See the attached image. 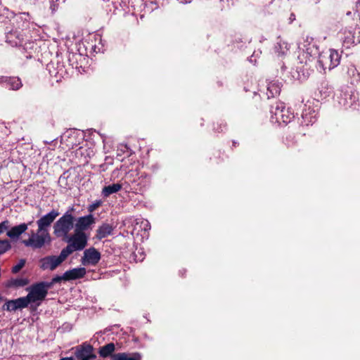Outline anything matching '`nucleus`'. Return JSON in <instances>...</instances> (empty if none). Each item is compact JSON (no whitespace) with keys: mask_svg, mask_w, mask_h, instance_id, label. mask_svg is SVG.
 <instances>
[{"mask_svg":"<svg viewBox=\"0 0 360 360\" xmlns=\"http://www.w3.org/2000/svg\"><path fill=\"white\" fill-rule=\"evenodd\" d=\"M59 216V212L56 210H51L47 214L41 217L37 221V231L32 230L28 233V238L22 241V243L33 250L41 249L46 245L51 244L52 241L49 229L54 220Z\"/></svg>","mask_w":360,"mask_h":360,"instance_id":"f257e3e1","label":"nucleus"},{"mask_svg":"<svg viewBox=\"0 0 360 360\" xmlns=\"http://www.w3.org/2000/svg\"><path fill=\"white\" fill-rule=\"evenodd\" d=\"M124 182V191L126 193L134 194H143L150 186L149 176L137 169L129 171L122 179Z\"/></svg>","mask_w":360,"mask_h":360,"instance_id":"f03ea898","label":"nucleus"},{"mask_svg":"<svg viewBox=\"0 0 360 360\" xmlns=\"http://www.w3.org/2000/svg\"><path fill=\"white\" fill-rule=\"evenodd\" d=\"M74 207H70L68 210L54 223L53 234L63 240L70 235V231L75 228V217L73 214Z\"/></svg>","mask_w":360,"mask_h":360,"instance_id":"7ed1b4c3","label":"nucleus"},{"mask_svg":"<svg viewBox=\"0 0 360 360\" xmlns=\"http://www.w3.org/2000/svg\"><path fill=\"white\" fill-rule=\"evenodd\" d=\"M299 55L298 60L300 63L303 65L299 68H304V65L307 66L311 62L316 59L319 55V49L316 42L312 37H306L302 42L298 45Z\"/></svg>","mask_w":360,"mask_h":360,"instance_id":"20e7f679","label":"nucleus"},{"mask_svg":"<svg viewBox=\"0 0 360 360\" xmlns=\"http://www.w3.org/2000/svg\"><path fill=\"white\" fill-rule=\"evenodd\" d=\"M89 236L86 233L74 231L64 241L68 245L63 249L65 253L69 257L73 252L83 250L88 243Z\"/></svg>","mask_w":360,"mask_h":360,"instance_id":"39448f33","label":"nucleus"},{"mask_svg":"<svg viewBox=\"0 0 360 360\" xmlns=\"http://www.w3.org/2000/svg\"><path fill=\"white\" fill-rule=\"evenodd\" d=\"M295 117L290 108H286L283 103L277 102L271 109V121L273 123L287 124Z\"/></svg>","mask_w":360,"mask_h":360,"instance_id":"423d86ee","label":"nucleus"},{"mask_svg":"<svg viewBox=\"0 0 360 360\" xmlns=\"http://www.w3.org/2000/svg\"><path fill=\"white\" fill-rule=\"evenodd\" d=\"M51 286V283L40 282L27 288L26 289L28 291L27 297L30 302L37 304V305L39 306L45 299L48 293V290Z\"/></svg>","mask_w":360,"mask_h":360,"instance_id":"0eeeda50","label":"nucleus"},{"mask_svg":"<svg viewBox=\"0 0 360 360\" xmlns=\"http://www.w3.org/2000/svg\"><path fill=\"white\" fill-rule=\"evenodd\" d=\"M318 63L324 72L331 70L337 67L340 62L339 53L334 49L323 51L318 56Z\"/></svg>","mask_w":360,"mask_h":360,"instance_id":"6e6552de","label":"nucleus"},{"mask_svg":"<svg viewBox=\"0 0 360 360\" xmlns=\"http://www.w3.org/2000/svg\"><path fill=\"white\" fill-rule=\"evenodd\" d=\"M342 44L346 48H350L352 46L360 43V27H345L342 29L338 33Z\"/></svg>","mask_w":360,"mask_h":360,"instance_id":"1a4fd4ad","label":"nucleus"},{"mask_svg":"<svg viewBox=\"0 0 360 360\" xmlns=\"http://www.w3.org/2000/svg\"><path fill=\"white\" fill-rule=\"evenodd\" d=\"M68 257V256L62 250L59 255H49L40 259L39 267L44 271H53Z\"/></svg>","mask_w":360,"mask_h":360,"instance_id":"9d476101","label":"nucleus"},{"mask_svg":"<svg viewBox=\"0 0 360 360\" xmlns=\"http://www.w3.org/2000/svg\"><path fill=\"white\" fill-rule=\"evenodd\" d=\"M338 98V103L340 105H342L345 108H352L355 109L359 101V94L356 91L349 89L340 93Z\"/></svg>","mask_w":360,"mask_h":360,"instance_id":"9b49d317","label":"nucleus"},{"mask_svg":"<svg viewBox=\"0 0 360 360\" xmlns=\"http://www.w3.org/2000/svg\"><path fill=\"white\" fill-rule=\"evenodd\" d=\"M75 354L78 360H93L96 357L94 354L93 346L86 342L77 347Z\"/></svg>","mask_w":360,"mask_h":360,"instance_id":"f8f14e48","label":"nucleus"},{"mask_svg":"<svg viewBox=\"0 0 360 360\" xmlns=\"http://www.w3.org/2000/svg\"><path fill=\"white\" fill-rule=\"evenodd\" d=\"M101 259V253L94 248L86 249L84 252L81 262L83 265H96Z\"/></svg>","mask_w":360,"mask_h":360,"instance_id":"ddd939ff","label":"nucleus"},{"mask_svg":"<svg viewBox=\"0 0 360 360\" xmlns=\"http://www.w3.org/2000/svg\"><path fill=\"white\" fill-rule=\"evenodd\" d=\"M94 224L95 218L91 214L79 217L77 219L75 218V230L85 233L84 231L91 229V226Z\"/></svg>","mask_w":360,"mask_h":360,"instance_id":"4468645a","label":"nucleus"},{"mask_svg":"<svg viewBox=\"0 0 360 360\" xmlns=\"http://www.w3.org/2000/svg\"><path fill=\"white\" fill-rule=\"evenodd\" d=\"M32 221L28 223H22L17 226H14L8 230H6V235L11 240H18L19 237L24 233L28 229L29 226L31 225Z\"/></svg>","mask_w":360,"mask_h":360,"instance_id":"2eb2a0df","label":"nucleus"},{"mask_svg":"<svg viewBox=\"0 0 360 360\" xmlns=\"http://www.w3.org/2000/svg\"><path fill=\"white\" fill-rule=\"evenodd\" d=\"M0 82L10 90L17 91L22 86L21 79L18 77H1Z\"/></svg>","mask_w":360,"mask_h":360,"instance_id":"dca6fc26","label":"nucleus"},{"mask_svg":"<svg viewBox=\"0 0 360 360\" xmlns=\"http://www.w3.org/2000/svg\"><path fill=\"white\" fill-rule=\"evenodd\" d=\"M290 45L285 39L278 37L274 44V53L279 57L286 56L290 51Z\"/></svg>","mask_w":360,"mask_h":360,"instance_id":"f3484780","label":"nucleus"},{"mask_svg":"<svg viewBox=\"0 0 360 360\" xmlns=\"http://www.w3.org/2000/svg\"><path fill=\"white\" fill-rule=\"evenodd\" d=\"M9 228V221L5 220L0 223V235ZM11 248L8 240H0V255L4 254Z\"/></svg>","mask_w":360,"mask_h":360,"instance_id":"a211bd4d","label":"nucleus"},{"mask_svg":"<svg viewBox=\"0 0 360 360\" xmlns=\"http://www.w3.org/2000/svg\"><path fill=\"white\" fill-rule=\"evenodd\" d=\"M282 84L277 80H271L267 82L266 96L268 98L278 96L281 91Z\"/></svg>","mask_w":360,"mask_h":360,"instance_id":"6ab92c4d","label":"nucleus"},{"mask_svg":"<svg viewBox=\"0 0 360 360\" xmlns=\"http://www.w3.org/2000/svg\"><path fill=\"white\" fill-rule=\"evenodd\" d=\"M86 271L84 267L74 268L68 270L64 273L65 281L76 280L83 278L86 275Z\"/></svg>","mask_w":360,"mask_h":360,"instance_id":"aec40b11","label":"nucleus"},{"mask_svg":"<svg viewBox=\"0 0 360 360\" xmlns=\"http://www.w3.org/2000/svg\"><path fill=\"white\" fill-rule=\"evenodd\" d=\"M23 36L18 31H11L6 35V42L12 46H20L23 43Z\"/></svg>","mask_w":360,"mask_h":360,"instance_id":"412c9836","label":"nucleus"},{"mask_svg":"<svg viewBox=\"0 0 360 360\" xmlns=\"http://www.w3.org/2000/svg\"><path fill=\"white\" fill-rule=\"evenodd\" d=\"M115 350L116 345L113 342H109L102 347H100L98 353L102 358L110 357L112 359V356L115 354H113Z\"/></svg>","mask_w":360,"mask_h":360,"instance_id":"4be33fe9","label":"nucleus"},{"mask_svg":"<svg viewBox=\"0 0 360 360\" xmlns=\"http://www.w3.org/2000/svg\"><path fill=\"white\" fill-rule=\"evenodd\" d=\"M121 189H124V182L112 184L105 186L101 191V195L103 198H108L110 195L119 192Z\"/></svg>","mask_w":360,"mask_h":360,"instance_id":"5701e85b","label":"nucleus"},{"mask_svg":"<svg viewBox=\"0 0 360 360\" xmlns=\"http://www.w3.org/2000/svg\"><path fill=\"white\" fill-rule=\"evenodd\" d=\"M113 232V227L109 224H103L98 226L96 231V237L99 240L105 238L109 236H111Z\"/></svg>","mask_w":360,"mask_h":360,"instance_id":"b1692460","label":"nucleus"},{"mask_svg":"<svg viewBox=\"0 0 360 360\" xmlns=\"http://www.w3.org/2000/svg\"><path fill=\"white\" fill-rule=\"evenodd\" d=\"M302 124L306 126L313 124L316 121V113L304 109L302 114Z\"/></svg>","mask_w":360,"mask_h":360,"instance_id":"393cba45","label":"nucleus"},{"mask_svg":"<svg viewBox=\"0 0 360 360\" xmlns=\"http://www.w3.org/2000/svg\"><path fill=\"white\" fill-rule=\"evenodd\" d=\"M112 360H141V356L136 352L131 354L127 353H117L112 356Z\"/></svg>","mask_w":360,"mask_h":360,"instance_id":"a878e982","label":"nucleus"},{"mask_svg":"<svg viewBox=\"0 0 360 360\" xmlns=\"http://www.w3.org/2000/svg\"><path fill=\"white\" fill-rule=\"evenodd\" d=\"M28 283V280L23 278L11 279L8 281V287H22Z\"/></svg>","mask_w":360,"mask_h":360,"instance_id":"bb28decb","label":"nucleus"},{"mask_svg":"<svg viewBox=\"0 0 360 360\" xmlns=\"http://www.w3.org/2000/svg\"><path fill=\"white\" fill-rule=\"evenodd\" d=\"M348 75L351 77L353 82H358L360 81V72H358L356 68L352 65L348 68Z\"/></svg>","mask_w":360,"mask_h":360,"instance_id":"cd10ccee","label":"nucleus"},{"mask_svg":"<svg viewBox=\"0 0 360 360\" xmlns=\"http://www.w3.org/2000/svg\"><path fill=\"white\" fill-rule=\"evenodd\" d=\"M15 301L18 309L25 308L28 306L29 304H30V300L27 296L15 299Z\"/></svg>","mask_w":360,"mask_h":360,"instance_id":"c85d7f7f","label":"nucleus"},{"mask_svg":"<svg viewBox=\"0 0 360 360\" xmlns=\"http://www.w3.org/2000/svg\"><path fill=\"white\" fill-rule=\"evenodd\" d=\"M4 309L11 311L18 309L15 300L7 301L4 305Z\"/></svg>","mask_w":360,"mask_h":360,"instance_id":"c756f323","label":"nucleus"},{"mask_svg":"<svg viewBox=\"0 0 360 360\" xmlns=\"http://www.w3.org/2000/svg\"><path fill=\"white\" fill-rule=\"evenodd\" d=\"M57 68H60V69L57 72L51 71L49 69V72H50L51 75L52 77H54L56 79V80L58 81L59 79H60V78L63 77L64 71L63 70L62 65H58Z\"/></svg>","mask_w":360,"mask_h":360,"instance_id":"7c9ffc66","label":"nucleus"},{"mask_svg":"<svg viewBox=\"0 0 360 360\" xmlns=\"http://www.w3.org/2000/svg\"><path fill=\"white\" fill-rule=\"evenodd\" d=\"M103 204V201L101 200H96L88 207V210L90 212L95 211L98 207H100Z\"/></svg>","mask_w":360,"mask_h":360,"instance_id":"2f4dec72","label":"nucleus"},{"mask_svg":"<svg viewBox=\"0 0 360 360\" xmlns=\"http://www.w3.org/2000/svg\"><path fill=\"white\" fill-rule=\"evenodd\" d=\"M25 261L24 259H21L19 261V262L13 266L12 268V272L14 274L18 273L25 265Z\"/></svg>","mask_w":360,"mask_h":360,"instance_id":"473e14b6","label":"nucleus"},{"mask_svg":"<svg viewBox=\"0 0 360 360\" xmlns=\"http://www.w3.org/2000/svg\"><path fill=\"white\" fill-rule=\"evenodd\" d=\"M262 53V51L259 50L255 51L252 55L250 57L249 61L252 63L255 64L257 62V58L259 57L260 54Z\"/></svg>","mask_w":360,"mask_h":360,"instance_id":"72a5a7b5","label":"nucleus"},{"mask_svg":"<svg viewBox=\"0 0 360 360\" xmlns=\"http://www.w3.org/2000/svg\"><path fill=\"white\" fill-rule=\"evenodd\" d=\"M141 226H143V229L144 231H147L150 229V224L148 220H143L141 222Z\"/></svg>","mask_w":360,"mask_h":360,"instance_id":"f704fd0d","label":"nucleus"},{"mask_svg":"<svg viewBox=\"0 0 360 360\" xmlns=\"http://www.w3.org/2000/svg\"><path fill=\"white\" fill-rule=\"evenodd\" d=\"M62 280L65 281L64 274H63V276H56L53 277L52 279V282L50 283L51 284L56 283L61 281Z\"/></svg>","mask_w":360,"mask_h":360,"instance_id":"c9c22d12","label":"nucleus"},{"mask_svg":"<svg viewBox=\"0 0 360 360\" xmlns=\"http://www.w3.org/2000/svg\"><path fill=\"white\" fill-rule=\"evenodd\" d=\"M331 91H332L331 87H327L326 90L324 91H323V89L320 90L321 94H322L324 98H326L327 96H328L330 95V94L331 93Z\"/></svg>","mask_w":360,"mask_h":360,"instance_id":"e433bc0d","label":"nucleus"},{"mask_svg":"<svg viewBox=\"0 0 360 360\" xmlns=\"http://www.w3.org/2000/svg\"><path fill=\"white\" fill-rule=\"evenodd\" d=\"M357 13V15L359 18V20H360V0L358 1L356 4V13Z\"/></svg>","mask_w":360,"mask_h":360,"instance_id":"4c0bfd02","label":"nucleus"},{"mask_svg":"<svg viewBox=\"0 0 360 360\" xmlns=\"http://www.w3.org/2000/svg\"><path fill=\"white\" fill-rule=\"evenodd\" d=\"M295 20V15L294 13H291L289 17V23H292Z\"/></svg>","mask_w":360,"mask_h":360,"instance_id":"58836bf2","label":"nucleus"},{"mask_svg":"<svg viewBox=\"0 0 360 360\" xmlns=\"http://www.w3.org/2000/svg\"><path fill=\"white\" fill-rule=\"evenodd\" d=\"M178 1L181 4H187V3H190L191 1V0H178Z\"/></svg>","mask_w":360,"mask_h":360,"instance_id":"ea45409f","label":"nucleus"},{"mask_svg":"<svg viewBox=\"0 0 360 360\" xmlns=\"http://www.w3.org/2000/svg\"><path fill=\"white\" fill-rule=\"evenodd\" d=\"M295 74H296L297 75H292V77H293V79H300V77H299V73H298L297 72H295Z\"/></svg>","mask_w":360,"mask_h":360,"instance_id":"a19ab883","label":"nucleus"},{"mask_svg":"<svg viewBox=\"0 0 360 360\" xmlns=\"http://www.w3.org/2000/svg\"><path fill=\"white\" fill-rule=\"evenodd\" d=\"M59 360H75V359L73 357H64V358H61Z\"/></svg>","mask_w":360,"mask_h":360,"instance_id":"79ce46f5","label":"nucleus"},{"mask_svg":"<svg viewBox=\"0 0 360 360\" xmlns=\"http://www.w3.org/2000/svg\"><path fill=\"white\" fill-rule=\"evenodd\" d=\"M124 149L128 150L127 146H121L120 150L124 151Z\"/></svg>","mask_w":360,"mask_h":360,"instance_id":"37998d69","label":"nucleus"},{"mask_svg":"<svg viewBox=\"0 0 360 360\" xmlns=\"http://www.w3.org/2000/svg\"><path fill=\"white\" fill-rule=\"evenodd\" d=\"M312 1L316 4H319L321 1V0H312Z\"/></svg>","mask_w":360,"mask_h":360,"instance_id":"c03bdc74","label":"nucleus"},{"mask_svg":"<svg viewBox=\"0 0 360 360\" xmlns=\"http://www.w3.org/2000/svg\"><path fill=\"white\" fill-rule=\"evenodd\" d=\"M351 14H352V12H351V11H348V12L347 13V15H350Z\"/></svg>","mask_w":360,"mask_h":360,"instance_id":"a18cd8bd","label":"nucleus"},{"mask_svg":"<svg viewBox=\"0 0 360 360\" xmlns=\"http://www.w3.org/2000/svg\"><path fill=\"white\" fill-rule=\"evenodd\" d=\"M278 116L279 117H281V113H279V112H278Z\"/></svg>","mask_w":360,"mask_h":360,"instance_id":"49530a36","label":"nucleus"}]
</instances>
